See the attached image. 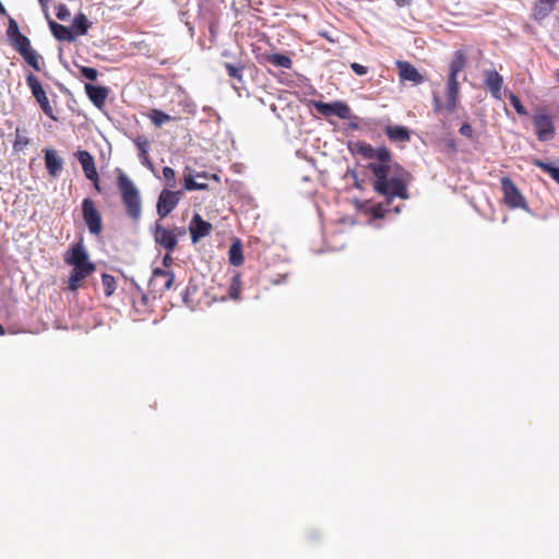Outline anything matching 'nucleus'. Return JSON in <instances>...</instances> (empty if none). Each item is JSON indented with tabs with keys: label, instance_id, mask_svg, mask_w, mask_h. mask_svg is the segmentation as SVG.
Here are the masks:
<instances>
[{
	"label": "nucleus",
	"instance_id": "35",
	"mask_svg": "<svg viewBox=\"0 0 559 559\" xmlns=\"http://www.w3.org/2000/svg\"><path fill=\"white\" fill-rule=\"evenodd\" d=\"M509 99H510L511 105L513 106V108L515 109V111L519 115H521V116L527 115L526 109L524 108L520 98L516 95H514L513 93H510Z\"/></svg>",
	"mask_w": 559,
	"mask_h": 559
},
{
	"label": "nucleus",
	"instance_id": "40",
	"mask_svg": "<svg viewBox=\"0 0 559 559\" xmlns=\"http://www.w3.org/2000/svg\"><path fill=\"white\" fill-rule=\"evenodd\" d=\"M81 74H82L83 78H85V79H87L90 81H95L97 79L98 72L94 68L82 67L81 68Z\"/></svg>",
	"mask_w": 559,
	"mask_h": 559
},
{
	"label": "nucleus",
	"instance_id": "45",
	"mask_svg": "<svg viewBox=\"0 0 559 559\" xmlns=\"http://www.w3.org/2000/svg\"><path fill=\"white\" fill-rule=\"evenodd\" d=\"M534 164L548 174L550 173V169H552L554 167V165L542 160H535Z\"/></svg>",
	"mask_w": 559,
	"mask_h": 559
},
{
	"label": "nucleus",
	"instance_id": "17",
	"mask_svg": "<svg viewBox=\"0 0 559 559\" xmlns=\"http://www.w3.org/2000/svg\"><path fill=\"white\" fill-rule=\"evenodd\" d=\"M358 152L366 158L377 159L378 162L388 163L391 154L384 146L373 147L370 144H361Z\"/></svg>",
	"mask_w": 559,
	"mask_h": 559
},
{
	"label": "nucleus",
	"instance_id": "21",
	"mask_svg": "<svg viewBox=\"0 0 559 559\" xmlns=\"http://www.w3.org/2000/svg\"><path fill=\"white\" fill-rule=\"evenodd\" d=\"M207 176L205 173H198L195 176L188 175L185 177L183 188L188 191L205 190Z\"/></svg>",
	"mask_w": 559,
	"mask_h": 559
},
{
	"label": "nucleus",
	"instance_id": "55",
	"mask_svg": "<svg viewBox=\"0 0 559 559\" xmlns=\"http://www.w3.org/2000/svg\"><path fill=\"white\" fill-rule=\"evenodd\" d=\"M557 80L559 81V71L557 72Z\"/></svg>",
	"mask_w": 559,
	"mask_h": 559
},
{
	"label": "nucleus",
	"instance_id": "23",
	"mask_svg": "<svg viewBox=\"0 0 559 559\" xmlns=\"http://www.w3.org/2000/svg\"><path fill=\"white\" fill-rule=\"evenodd\" d=\"M465 62L466 61L464 52L461 50L455 51L454 57L449 67L450 72L448 80L457 81V74L464 69Z\"/></svg>",
	"mask_w": 559,
	"mask_h": 559
},
{
	"label": "nucleus",
	"instance_id": "9",
	"mask_svg": "<svg viewBox=\"0 0 559 559\" xmlns=\"http://www.w3.org/2000/svg\"><path fill=\"white\" fill-rule=\"evenodd\" d=\"M64 262L72 267L95 265L90 261L88 253L82 242L74 243L66 253Z\"/></svg>",
	"mask_w": 559,
	"mask_h": 559
},
{
	"label": "nucleus",
	"instance_id": "25",
	"mask_svg": "<svg viewBox=\"0 0 559 559\" xmlns=\"http://www.w3.org/2000/svg\"><path fill=\"white\" fill-rule=\"evenodd\" d=\"M385 133L389 139L394 142L409 141V132L405 127L402 126H390L386 128Z\"/></svg>",
	"mask_w": 559,
	"mask_h": 559
},
{
	"label": "nucleus",
	"instance_id": "14",
	"mask_svg": "<svg viewBox=\"0 0 559 559\" xmlns=\"http://www.w3.org/2000/svg\"><path fill=\"white\" fill-rule=\"evenodd\" d=\"M211 230L212 225L209 222L202 219L199 214H194L189 225L192 242L197 243L201 238L207 236Z\"/></svg>",
	"mask_w": 559,
	"mask_h": 559
},
{
	"label": "nucleus",
	"instance_id": "44",
	"mask_svg": "<svg viewBox=\"0 0 559 559\" xmlns=\"http://www.w3.org/2000/svg\"><path fill=\"white\" fill-rule=\"evenodd\" d=\"M350 68L352 70L357 74V75H365L368 70L365 66L360 64V63H357V62H353L350 64Z\"/></svg>",
	"mask_w": 559,
	"mask_h": 559
},
{
	"label": "nucleus",
	"instance_id": "7",
	"mask_svg": "<svg viewBox=\"0 0 559 559\" xmlns=\"http://www.w3.org/2000/svg\"><path fill=\"white\" fill-rule=\"evenodd\" d=\"M459 82L454 80H448L447 85V103L444 106L440 103V99L437 95L433 96V108L435 111L440 112L442 109H445L448 112H453L457 106L459 98Z\"/></svg>",
	"mask_w": 559,
	"mask_h": 559
},
{
	"label": "nucleus",
	"instance_id": "11",
	"mask_svg": "<svg viewBox=\"0 0 559 559\" xmlns=\"http://www.w3.org/2000/svg\"><path fill=\"white\" fill-rule=\"evenodd\" d=\"M174 281L175 274L171 271L156 267L153 270L148 285L153 290L163 294L173 287Z\"/></svg>",
	"mask_w": 559,
	"mask_h": 559
},
{
	"label": "nucleus",
	"instance_id": "32",
	"mask_svg": "<svg viewBox=\"0 0 559 559\" xmlns=\"http://www.w3.org/2000/svg\"><path fill=\"white\" fill-rule=\"evenodd\" d=\"M29 144V139L21 132L19 128L15 130V140L13 143V148L16 152L23 151Z\"/></svg>",
	"mask_w": 559,
	"mask_h": 559
},
{
	"label": "nucleus",
	"instance_id": "26",
	"mask_svg": "<svg viewBox=\"0 0 559 559\" xmlns=\"http://www.w3.org/2000/svg\"><path fill=\"white\" fill-rule=\"evenodd\" d=\"M265 60L276 67V68H282V69H290L292 66H293V61L292 59L286 56V55H283V53H271V55H267L265 56Z\"/></svg>",
	"mask_w": 559,
	"mask_h": 559
},
{
	"label": "nucleus",
	"instance_id": "30",
	"mask_svg": "<svg viewBox=\"0 0 559 559\" xmlns=\"http://www.w3.org/2000/svg\"><path fill=\"white\" fill-rule=\"evenodd\" d=\"M25 62L31 66L35 71L40 70L39 59L40 56L31 47L26 52L21 55Z\"/></svg>",
	"mask_w": 559,
	"mask_h": 559
},
{
	"label": "nucleus",
	"instance_id": "29",
	"mask_svg": "<svg viewBox=\"0 0 559 559\" xmlns=\"http://www.w3.org/2000/svg\"><path fill=\"white\" fill-rule=\"evenodd\" d=\"M10 43L20 55L26 52L32 47L29 39L23 34L11 39Z\"/></svg>",
	"mask_w": 559,
	"mask_h": 559
},
{
	"label": "nucleus",
	"instance_id": "41",
	"mask_svg": "<svg viewBox=\"0 0 559 559\" xmlns=\"http://www.w3.org/2000/svg\"><path fill=\"white\" fill-rule=\"evenodd\" d=\"M385 212H386V209L382 204H374L370 207V213H371L372 217L376 219L384 217Z\"/></svg>",
	"mask_w": 559,
	"mask_h": 559
},
{
	"label": "nucleus",
	"instance_id": "13",
	"mask_svg": "<svg viewBox=\"0 0 559 559\" xmlns=\"http://www.w3.org/2000/svg\"><path fill=\"white\" fill-rule=\"evenodd\" d=\"M485 85L491 96L498 100L502 98L503 78L496 70H485Z\"/></svg>",
	"mask_w": 559,
	"mask_h": 559
},
{
	"label": "nucleus",
	"instance_id": "39",
	"mask_svg": "<svg viewBox=\"0 0 559 559\" xmlns=\"http://www.w3.org/2000/svg\"><path fill=\"white\" fill-rule=\"evenodd\" d=\"M225 69L229 76L238 79V80L242 79L241 68H238L231 63H225Z\"/></svg>",
	"mask_w": 559,
	"mask_h": 559
},
{
	"label": "nucleus",
	"instance_id": "18",
	"mask_svg": "<svg viewBox=\"0 0 559 559\" xmlns=\"http://www.w3.org/2000/svg\"><path fill=\"white\" fill-rule=\"evenodd\" d=\"M396 67L400 71V78L402 81H409L414 84H420L424 82V76L409 62L397 61Z\"/></svg>",
	"mask_w": 559,
	"mask_h": 559
},
{
	"label": "nucleus",
	"instance_id": "34",
	"mask_svg": "<svg viewBox=\"0 0 559 559\" xmlns=\"http://www.w3.org/2000/svg\"><path fill=\"white\" fill-rule=\"evenodd\" d=\"M7 35H8L9 40L22 35V33L20 32L19 25L13 17H9Z\"/></svg>",
	"mask_w": 559,
	"mask_h": 559
},
{
	"label": "nucleus",
	"instance_id": "22",
	"mask_svg": "<svg viewBox=\"0 0 559 559\" xmlns=\"http://www.w3.org/2000/svg\"><path fill=\"white\" fill-rule=\"evenodd\" d=\"M49 27L53 34V36L63 41H73L75 40V35L73 34L72 29L69 27L61 25L55 21H49Z\"/></svg>",
	"mask_w": 559,
	"mask_h": 559
},
{
	"label": "nucleus",
	"instance_id": "2",
	"mask_svg": "<svg viewBox=\"0 0 559 559\" xmlns=\"http://www.w3.org/2000/svg\"><path fill=\"white\" fill-rule=\"evenodd\" d=\"M117 186L128 215L134 221L140 219L142 214L140 191L134 182L120 169L118 170Z\"/></svg>",
	"mask_w": 559,
	"mask_h": 559
},
{
	"label": "nucleus",
	"instance_id": "3",
	"mask_svg": "<svg viewBox=\"0 0 559 559\" xmlns=\"http://www.w3.org/2000/svg\"><path fill=\"white\" fill-rule=\"evenodd\" d=\"M26 83L32 92L33 97L36 99L45 115H47L52 120H57L55 116V110L50 105L46 92L43 88L41 83L39 82L37 76H35L33 73L27 74Z\"/></svg>",
	"mask_w": 559,
	"mask_h": 559
},
{
	"label": "nucleus",
	"instance_id": "28",
	"mask_svg": "<svg viewBox=\"0 0 559 559\" xmlns=\"http://www.w3.org/2000/svg\"><path fill=\"white\" fill-rule=\"evenodd\" d=\"M552 10H554V8L551 5H549L546 2H540V0H538V3L535 5V8L533 10L534 20H536V21L544 20L546 16H548L550 14V12Z\"/></svg>",
	"mask_w": 559,
	"mask_h": 559
},
{
	"label": "nucleus",
	"instance_id": "50",
	"mask_svg": "<svg viewBox=\"0 0 559 559\" xmlns=\"http://www.w3.org/2000/svg\"><path fill=\"white\" fill-rule=\"evenodd\" d=\"M38 2H39V4L41 5V8H43L44 10H46V9H47L48 0H38Z\"/></svg>",
	"mask_w": 559,
	"mask_h": 559
},
{
	"label": "nucleus",
	"instance_id": "19",
	"mask_svg": "<svg viewBox=\"0 0 559 559\" xmlns=\"http://www.w3.org/2000/svg\"><path fill=\"white\" fill-rule=\"evenodd\" d=\"M85 92L97 108H102L105 105L106 98L108 96V88L105 86L85 84Z\"/></svg>",
	"mask_w": 559,
	"mask_h": 559
},
{
	"label": "nucleus",
	"instance_id": "37",
	"mask_svg": "<svg viewBox=\"0 0 559 559\" xmlns=\"http://www.w3.org/2000/svg\"><path fill=\"white\" fill-rule=\"evenodd\" d=\"M134 144H135V146H136V148L139 151V155H140L141 158L147 156L150 145H148V142L146 140L138 138V139L134 140Z\"/></svg>",
	"mask_w": 559,
	"mask_h": 559
},
{
	"label": "nucleus",
	"instance_id": "10",
	"mask_svg": "<svg viewBox=\"0 0 559 559\" xmlns=\"http://www.w3.org/2000/svg\"><path fill=\"white\" fill-rule=\"evenodd\" d=\"M501 188L504 201L510 207H525V200L523 195L510 178L503 177L501 179Z\"/></svg>",
	"mask_w": 559,
	"mask_h": 559
},
{
	"label": "nucleus",
	"instance_id": "4",
	"mask_svg": "<svg viewBox=\"0 0 559 559\" xmlns=\"http://www.w3.org/2000/svg\"><path fill=\"white\" fill-rule=\"evenodd\" d=\"M533 124L535 127L537 139L540 142L554 139L556 129L550 115L544 110H539L533 116Z\"/></svg>",
	"mask_w": 559,
	"mask_h": 559
},
{
	"label": "nucleus",
	"instance_id": "15",
	"mask_svg": "<svg viewBox=\"0 0 559 559\" xmlns=\"http://www.w3.org/2000/svg\"><path fill=\"white\" fill-rule=\"evenodd\" d=\"M95 265L72 267L68 278V288L72 293H75L80 288L82 281L90 276L95 271Z\"/></svg>",
	"mask_w": 559,
	"mask_h": 559
},
{
	"label": "nucleus",
	"instance_id": "47",
	"mask_svg": "<svg viewBox=\"0 0 559 559\" xmlns=\"http://www.w3.org/2000/svg\"><path fill=\"white\" fill-rule=\"evenodd\" d=\"M549 175L557 183H559V167L554 166L552 169H550Z\"/></svg>",
	"mask_w": 559,
	"mask_h": 559
},
{
	"label": "nucleus",
	"instance_id": "12",
	"mask_svg": "<svg viewBox=\"0 0 559 559\" xmlns=\"http://www.w3.org/2000/svg\"><path fill=\"white\" fill-rule=\"evenodd\" d=\"M314 107L321 115L325 117L336 116L341 119H348L350 117V108L342 102H319L314 104Z\"/></svg>",
	"mask_w": 559,
	"mask_h": 559
},
{
	"label": "nucleus",
	"instance_id": "16",
	"mask_svg": "<svg viewBox=\"0 0 559 559\" xmlns=\"http://www.w3.org/2000/svg\"><path fill=\"white\" fill-rule=\"evenodd\" d=\"M75 157L80 162L85 177L93 182H97L98 174L96 170L94 157L87 151L81 150L75 153Z\"/></svg>",
	"mask_w": 559,
	"mask_h": 559
},
{
	"label": "nucleus",
	"instance_id": "5",
	"mask_svg": "<svg viewBox=\"0 0 559 559\" xmlns=\"http://www.w3.org/2000/svg\"><path fill=\"white\" fill-rule=\"evenodd\" d=\"M82 216L91 234H100L103 227L102 216L90 198L82 201Z\"/></svg>",
	"mask_w": 559,
	"mask_h": 559
},
{
	"label": "nucleus",
	"instance_id": "27",
	"mask_svg": "<svg viewBox=\"0 0 559 559\" xmlns=\"http://www.w3.org/2000/svg\"><path fill=\"white\" fill-rule=\"evenodd\" d=\"M229 262L235 266H239L243 262L242 247L239 240L229 248Z\"/></svg>",
	"mask_w": 559,
	"mask_h": 559
},
{
	"label": "nucleus",
	"instance_id": "43",
	"mask_svg": "<svg viewBox=\"0 0 559 559\" xmlns=\"http://www.w3.org/2000/svg\"><path fill=\"white\" fill-rule=\"evenodd\" d=\"M460 134L466 138H472L473 135V128L469 123L465 122L460 128Z\"/></svg>",
	"mask_w": 559,
	"mask_h": 559
},
{
	"label": "nucleus",
	"instance_id": "6",
	"mask_svg": "<svg viewBox=\"0 0 559 559\" xmlns=\"http://www.w3.org/2000/svg\"><path fill=\"white\" fill-rule=\"evenodd\" d=\"M181 191H171L164 189L157 200V214L160 218H165L179 203Z\"/></svg>",
	"mask_w": 559,
	"mask_h": 559
},
{
	"label": "nucleus",
	"instance_id": "46",
	"mask_svg": "<svg viewBox=\"0 0 559 559\" xmlns=\"http://www.w3.org/2000/svg\"><path fill=\"white\" fill-rule=\"evenodd\" d=\"M173 258L170 255V252L167 251V253L165 254V257L163 258V265L165 267H169L171 264H173Z\"/></svg>",
	"mask_w": 559,
	"mask_h": 559
},
{
	"label": "nucleus",
	"instance_id": "31",
	"mask_svg": "<svg viewBox=\"0 0 559 559\" xmlns=\"http://www.w3.org/2000/svg\"><path fill=\"white\" fill-rule=\"evenodd\" d=\"M150 118L156 127H162L164 123L171 121L174 119L171 116L159 109H153L150 115Z\"/></svg>",
	"mask_w": 559,
	"mask_h": 559
},
{
	"label": "nucleus",
	"instance_id": "42",
	"mask_svg": "<svg viewBox=\"0 0 559 559\" xmlns=\"http://www.w3.org/2000/svg\"><path fill=\"white\" fill-rule=\"evenodd\" d=\"M57 17L60 20V21H66L69 16H70V11L69 9L67 8L66 4L63 3H60L58 7H57V13H56Z\"/></svg>",
	"mask_w": 559,
	"mask_h": 559
},
{
	"label": "nucleus",
	"instance_id": "8",
	"mask_svg": "<svg viewBox=\"0 0 559 559\" xmlns=\"http://www.w3.org/2000/svg\"><path fill=\"white\" fill-rule=\"evenodd\" d=\"M153 236L155 242L168 252L174 251L177 247L178 239L176 231L167 229L159 222H156L153 227Z\"/></svg>",
	"mask_w": 559,
	"mask_h": 559
},
{
	"label": "nucleus",
	"instance_id": "33",
	"mask_svg": "<svg viewBox=\"0 0 559 559\" xmlns=\"http://www.w3.org/2000/svg\"><path fill=\"white\" fill-rule=\"evenodd\" d=\"M103 286L106 296H111L116 290V280L112 275L104 273L102 275Z\"/></svg>",
	"mask_w": 559,
	"mask_h": 559
},
{
	"label": "nucleus",
	"instance_id": "20",
	"mask_svg": "<svg viewBox=\"0 0 559 559\" xmlns=\"http://www.w3.org/2000/svg\"><path fill=\"white\" fill-rule=\"evenodd\" d=\"M45 164L50 176L57 177L63 167V160L52 148L45 150Z\"/></svg>",
	"mask_w": 559,
	"mask_h": 559
},
{
	"label": "nucleus",
	"instance_id": "36",
	"mask_svg": "<svg viewBox=\"0 0 559 559\" xmlns=\"http://www.w3.org/2000/svg\"><path fill=\"white\" fill-rule=\"evenodd\" d=\"M163 176L166 179V186L168 188H175L176 187V180H175V170L166 166L163 168Z\"/></svg>",
	"mask_w": 559,
	"mask_h": 559
},
{
	"label": "nucleus",
	"instance_id": "51",
	"mask_svg": "<svg viewBox=\"0 0 559 559\" xmlns=\"http://www.w3.org/2000/svg\"><path fill=\"white\" fill-rule=\"evenodd\" d=\"M397 5L403 7L405 4V0H394Z\"/></svg>",
	"mask_w": 559,
	"mask_h": 559
},
{
	"label": "nucleus",
	"instance_id": "38",
	"mask_svg": "<svg viewBox=\"0 0 559 559\" xmlns=\"http://www.w3.org/2000/svg\"><path fill=\"white\" fill-rule=\"evenodd\" d=\"M240 294V278L239 276L233 277V283L229 288V296L231 299H238Z\"/></svg>",
	"mask_w": 559,
	"mask_h": 559
},
{
	"label": "nucleus",
	"instance_id": "54",
	"mask_svg": "<svg viewBox=\"0 0 559 559\" xmlns=\"http://www.w3.org/2000/svg\"><path fill=\"white\" fill-rule=\"evenodd\" d=\"M4 334V329L3 326L0 324V335H3Z\"/></svg>",
	"mask_w": 559,
	"mask_h": 559
},
{
	"label": "nucleus",
	"instance_id": "1",
	"mask_svg": "<svg viewBox=\"0 0 559 559\" xmlns=\"http://www.w3.org/2000/svg\"><path fill=\"white\" fill-rule=\"evenodd\" d=\"M368 168L374 174L377 178L376 181L373 182V189L376 192L386 197V205L395 197H399L401 199L408 198L406 185L404 183L403 180L395 177L388 178L389 166L386 165V163L371 162L368 164Z\"/></svg>",
	"mask_w": 559,
	"mask_h": 559
},
{
	"label": "nucleus",
	"instance_id": "49",
	"mask_svg": "<svg viewBox=\"0 0 559 559\" xmlns=\"http://www.w3.org/2000/svg\"><path fill=\"white\" fill-rule=\"evenodd\" d=\"M174 230L176 231L177 237H178V236H181V235H183V234H185V229H183V228H181V227H177V228H175Z\"/></svg>",
	"mask_w": 559,
	"mask_h": 559
},
{
	"label": "nucleus",
	"instance_id": "24",
	"mask_svg": "<svg viewBox=\"0 0 559 559\" xmlns=\"http://www.w3.org/2000/svg\"><path fill=\"white\" fill-rule=\"evenodd\" d=\"M90 27H91V22L88 21L86 15L83 13L76 14L71 24V29H72L73 34L75 35V37L85 35Z\"/></svg>",
	"mask_w": 559,
	"mask_h": 559
},
{
	"label": "nucleus",
	"instance_id": "52",
	"mask_svg": "<svg viewBox=\"0 0 559 559\" xmlns=\"http://www.w3.org/2000/svg\"><path fill=\"white\" fill-rule=\"evenodd\" d=\"M132 284L135 286L138 292H141V287L134 281H132Z\"/></svg>",
	"mask_w": 559,
	"mask_h": 559
},
{
	"label": "nucleus",
	"instance_id": "53",
	"mask_svg": "<svg viewBox=\"0 0 559 559\" xmlns=\"http://www.w3.org/2000/svg\"><path fill=\"white\" fill-rule=\"evenodd\" d=\"M94 186H95V189H96L97 191H100V187H99L98 181H97V182H94Z\"/></svg>",
	"mask_w": 559,
	"mask_h": 559
},
{
	"label": "nucleus",
	"instance_id": "48",
	"mask_svg": "<svg viewBox=\"0 0 559 559\" xmlns=\"http://www.w3.org/2000/svg\"><path fill=\"white\" fill-rule=\"evenodd\" d=\"M141 159H142V164H143L144 166H146L148 169L153 170V164H152V162L150 160L148 155H147V156H145V157H142Z\"/></svg>",
	"mask_w": 559,
	"mask_h": 559
}]
</instances>
